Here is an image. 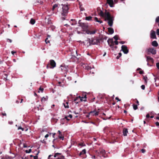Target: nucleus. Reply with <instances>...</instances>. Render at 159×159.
<instances>
[{
    "label": "nucleus",
    "instance_id": "obj_24",
    "mask_svg": "<svg viewBox=\"0 0 159 159\" xmlns=\"http://www.w3.org/2000/svg\"><path fill=\"white\" fill-rule=\"evenodd\" d=\"M35 21L34 19L31 18L30 19V23L31 24L33 25L35 24Z\"/></svg>",
    "mask_w": 159,
    "mask_h": 159
},
{
    "label": "nucleus",
    "instance_id": "obj_48",
    "mask_svg": "<svg viewBox=\"0 0 159 159\" xmlns=\"http://www.w3.org/2000/svg\"><path fill=\"white\" fill-rule=\"evenodd\" d=\"M68 116H65L64 117V119H66L67 121H69L70 120L68 118Z\"/></svg>",
    "mask_w": 159,
    "mask_h": 159
},
{
    "label": "nucleus",
    "instance_id": "obj_18",
    "mask_svg": "<svg viewBox=\"0 0 159 159\" xmlns=\"http://www.w3.org/2000/svg\"><path fill=\"white\" fill-rule=\"evenodd\" d=\"M58 133H59L58 137L59 139H61L62 140H63L64 137L63 136H62V134H61V133L60 130L58 131Z\"/></svg>",
    "mask_w": 159,
    "mask_h": 159
},
{
    "label": "nucleus",
    "instance_id": "obj_21",
    "mask_svg": "<svg viewBox=\"0 0 159 159\" xmlns=\"http://www.w3.org/2000/svg\"><path fill=\"white\" fill-rule=\"evenodd\" d=\"M107 42L108 44V45H109V46L111 47V45L110 44V43H112L113 42V39L112 38L111 39H108L107 40Z\"/></svg>",
    "mask_w": 159,
    "mask_h": 159
},
{
    "label": "nucleus",
    "instance_id": "obj_8",
    "mask_svg": "<svg viewBox=\"0 0 159 159\" xmlns=\"http://www.w3.org/2000/svg\"><path fill=\"white\" fill-rule=\"evenodd\" d=\"M147 51L153 55H155L156 54L157 51L156 49L153 48H150L147 49Z\"/></svg>",
    "mask_w": 159,
    "mask_h": 159
},
{
    "label": "nucleus",
    "instance_id": "obj_4",
    "mask_svg": "<svg viewBox=\"0 0 159 159\" xmlns=\"http://www.w3.org/2000/svg\"><path fill=\"white\" fill-rule=\"evenodd\" d=\"M62 6V11L61 14L62 16H65L67 15L68 11L69 8L67 5L61 4Z\"/></svg>",
    "mask_w": 159,
    "mask_h": 159
},
{
    "label": "nucleus",
    "instance_id": "obj_22",
    "mask_svg": "<svg viewBox=\"0 0 159 159\" xmlns=\"http://www.w3.org/2000/svg\"><path fill=\"white\" fill-rule=\"evenodd\" d=\"M69 102H64L63 103V105L64 106V107L66 108H69V106L68 105Z\"/></svg>",
    "mask_w": 159,
    "mask_h": 159
},
{
    "label": "nucleus",
    "instance_id": "obj_50",
    "mask_svg": "<svg viewBox=\"0 0 159 159\" xmlns=\"http://www.w3.org/2000/svg\"><path fill=\"white\" fill-rule=\"evenodd\" d=\"M7 41H9L10 43H11L12 42V40L11 39H7Z\"/></svg>",
    "mask_w": 159,
    "mask_h": 159
},
{
    "label": "nucleus",
    "instance_id": "obj_58",
    "mask_svg": "<svg viewBox=\"0 0 159 159\" xmlns=\"http://www.w3.org/2000/svg\"><path fill=\"white\" fill-rule=\"evenodd\" d=\"M147 78V77H144L143 78L144 80L145 81V82H146V79Z\"/></svg>",
    "mask_w": 159,
    "mask_h": 159
},
{
    "label": "nucleus",
    "instance_id": "obj_15",
    "mask_svg": "<svg viewBox=\"0 0 159 159\" xmlns=\"http://www.w3.org/2000/svg\"><path fill=\"white\" fill-rule=\"evenodd\" d=\"M123 135L124 136H127V133H128V129L127 128H124L123 130Z\"/></svg>",
    "mask_w": 159,
    "mask_h": 159
},
{
    "label": "nucleus",
    "instance_id": "obj_27",
    "mask_svg": "<svg viewBox=\"0 0 159 159\" xmlns=\"http://www.w3.org/2000/svg\"><path fill=\"white\" fill-rule=\"evenodd\" d=\"M94 20L96 22H99L100 23H102V21L99 20L98 18L97 17H94Z\"/></svg>",
    "mask_w": 159,
    "mask_h": 159
},
{
    "label": "nucleus",
    "instance_id": "obj_12",
    "mask_svg": "<svg viewBox=\"0 0 159 159\" xmlns=\"http://www.w3.org/2000/svg\"><path fill=\"white\" fill-rule=\"evenodd\" d=\"M151 38L152 39H157L155 32L153 30H151L150 33Z\"/></svg>",
    "mask_w": 159,
    "mask_h": 159
},
{
    "label": "nucleus",
    "instance_id": "obj_40",
    "mask_svg": "<svg viewBox=\"0 0 159 159\" xmlns=\"http://www.w3.org/2000/svg\"><path fill=\"white\" fill-rule=\"evenodd\" d=\"M79 145L81 146H85V144L83 143H81L79 144Z\"/></svg>",
    "mask_w": 159,
    "mask_h": 159
},
{
    "label": "nucleus",
    "instance_id": "obj_2",
    "mask_svg": "<svg viewBox=\"0 0 159 159\" xmlns=\"http://www.w3.org/2000/svg\"><path fill=\"white\" fill-rule=\"evenodd\" d=\"M105 20H108V25L111 27L113 25V21L114 20V18L111 16L110 13H107L106 15V17L104 18Z\"/></svg>",
    "mask_w": 159,
    "mask_h": 159
},
{
    "label": "nucleus",
    "instance_id": "obj_7",
    "mask_svg": "<svg viewBox=\"0 0 159 159\" xmlns=\"http://www.w3.org/2000/svg\"><path fill=\"white\" fill-rule=\"evenodd\" d=\"M83 98H85V99L86 98V95H85L84 97H82L81 98L80 96H79V98L77 97L76 98L74 99V101L75 103L77 104L80 102V101H82L83 100Z\"/></svg>",
    "mask_w": 159,
    "mask_h": 159
},
{
    "label": "nucleus",
    "instance_id": "obj_51",
    "mask_svg": "<svg viewBox=\"0 0 159 159\" xmlns=\"http://www.w3.org/2000/svg\"><path fill=\"white\" fill-rule=\"evenodd\" d=\"M114 43L116 45H117L118 44V42L117 41V40L115 41Z\"/></svg>",
    "mask_w": 159,
    "mask_h": 159
},
{
    "label": "nucleus",
    "instance_id": "obj_33",
    "mask_svg": "<svg viewBox=\"0 0 159 159\" xmlns=\"http://www.w3.org/2000/svg\"><path fill=\"white\" fill-rule=\"evenodd\" d=\"M45 43L47 44L50 43V40L48 39V38H46V39L45 40Z\"/></svg>",
    "mask_w": 159,
    "mask_h": 159
},
{
    "label": "nucleus",
    "instance_id": "obj_52",
    "mask_svg": "<svg viewBox=\"0 0 159 159\" xmlns=\"http://www.w3.org/2000/svg\"><path fill=\"white\" fill-rule=\"evenodd\" d=\"M144 71L143 70H141L139 72V73L140 74H144Z\"/></svg>",
    "mask_w": 159,
    "mask_h": 159
},
{
    "label": "nucleus",
    "instance_id": "obj_11",
    "mask_svg": "<svg viewBox=\"0 0 159 159\" xmlns=\"http://www.w3.org/2000/svg\"><path fill=\"white\" fill-rule=\"evenodd\" d=\"M99 113V111H97L95 109L93 111H90L89 112V114L92 116H97L98 115Z\"/></svg>",
    "mask_w": 159,
    "mask_h": 159
},
{
    "label": "nucleus",
    "instance_id": "obj_61",
    "mask_svg": "<svg viewBox=\"0 0 159 159\" xmlns=\"http://www.w3.org/2000/svg\"><path fill=\"white\" fill-rule=\"evenodd\" d=\"M16 53V52H15V51H12L11 52V54H12V55H14V53Z\"/></svg>",
    "mask_w": 159,
    "mask_h": 159
},
{
    "label": "nucleus",
    "instance_id": "obj_36",
    "mask_svg": "<svg viewBox=\"0 0 159 159\" xmlns=\"http://www.w3.org/2000/svg\"><path fill=\"white\" fill-rule=\"evenodd\" d=\"M113 38L115 40H117L118 39V36L116 35L114 36Z\"/></svg>",
    "mask_w": 159,
    "mask_h": 159
},
{
    "label": "nucleus",
    "instance_id": "obj_42",
    "mask_svg": "<svg viewBox=\"0 0 159 159\" xmlns=\"http://www.w3.org/2000/svg\"><path fill=\"white\" fill-rule=\"evenodd\" d=\"M141 151L143 153H145L146 152V150L144 149H142L141 150Z\"/></svg>",
    "mask_w": 159,
    "mask_h": 159
},
{
    "label": "nucleus",
    "instance_id": "obj_26",
    "mask_svg": "<svg viewBox=\"0 0 159 159\" xmlns=\"http://www.w3.org/2000/svg\"><path fill=\"white\" fill-rule=\"evenodd\" d=\"M85 20L88 21L92 20V17L91 16H87L85 17Z\"/></svg>",
    "mask_w": 159,
    "mask_h": 159
},
{
    "label": "nucleus",
    "instance_id": "obj_53",
    "mask_svg": "<svg viewBox=\"0 0 159 159\" xmlns=\"http://www.w3.org/2000/svg\"><path fill=\"white\" fill-rule=\"evenodd\" d=\"M115 99L116 100H117L118 101H120V99H119V98L117 97H116L115 98Z\"/></svg>",
    "mask_w": 159,
    "mask_h": 159
},
{
    "label": "nucleus",
    "instance_id": "obj_56",
    "mask_svg": "<svg viewBox=\"0 0 159 159\" xmlns=\"http://www.w3.org/2000/svg\"><path fill=\"white\" fill-rule=\"evenodd\" d=\"M150 117V116L148 114L146 115V117L147 118H149Z\"/></svg>",
    "mask_w": 159,
    "mask_h": 159
},
{
    "label": "nucleus",
    "instance_id": "obj_9",
    "mask_svg": "<svg viewBox=\"0 0 159 159\" xmlns=\"http://www.w3.org/2000/svg\"><path fill=\"white\" fill-rule=\"evenodd\" d=\"M60 68L63 72L66 73L68 71V66H67L62 65L60 66Z\"/></svg>",
    "mask_w": 159,
    "mask_h": 159
},
{
    "label": "nucleus",
    "instance_id": "obj_13",
    "mask_svg": "<svg viewBox=\"0 0 159 159\" xmlns=\"http://www.w3.org/2000/svg\"><path fill=\"white\" fill-rule=\"evenodd\" d=\"M96 152L98 154L101 153L102 155L104 154L105 153V150L101 148H100L98 150H96Z\"/></svg>",
    "mask_w": 159,
    "mask_h": 159
},
{
    "label": "nucleus",
    "instance_id": "obj_23",
    "mask_svg": "<svg viewBox=\"0 0 159 159\" xmlns=\"http://www.w3.org/2000/svg\"><path fill=\"white\" fill-rule=\"evenodd\" d=\"M59 6H60V4H54L53 5V7H52V10L53 11H54V9L55 8H58L59 7Z\"/></svg>",
    "mask_w": 159,
    "mask_h": 159
},
{
    "label": "nucleus",
    "instance_id": "obj_47",
    "mask_svg": "<svg viewBox=\"0 0 159 159\" xmlns=\"http://www.w3.org/2000/svg\"><path fill=\"white\" fill-rule=\"evenodd\" d=\"M156 66L157 69H159V62L156 63Z\"/></svg>",
    "mask_w": 159,
    "mask_h": 159
},
{
    "label": "nucleus",
    "instance_id": "obj_57",
    "mask_svg": "<svg viewBox=\"0 0 159 159\" xmlns=\"http://www.w3.org/2000/svg\"><path fill=\"white\" fill-rule=\"evenodd\" d=\"M68 117H70V118H72V116L71 115V114H70L68 116Z\"/></svg>",
    "mask_w": 159,
    "mask_h": 159
},
{
    "label": "nucleus",
    "instance_id": "obj_45",
    "mask_svg": "<svg viewBox=\"0 0 159 159\" xmlns=\"http://www.w3.org/2000/svg\"><path fill=\"white\" fill-rule=\"evenodd\" d=\"M157 35L159 36V29H157Z\"/></svg>",
    "mask_w": 159,
    "mask_h": 159
},
{
    "label": "nucleus",
    "instance_id": "obj_29",
    "mask_svg": "<svg viewBox=\"0 0 159 159\" xmlns=\"http://www.w3.org/2000/svg\"><path fill=\"white\" fill-rule=\"evenodd\" d=\"M85 68L87 70H91L92 68L89 66H87Z\"/></svg>",
    "mask_w": 159,
    "mask_h": 159
},
{
    "label": "nucleus",
    "instance_id": "obj_35",
    "mask_svg": "<svg viewBox=\"0 0 159 159\" xmlns=\"http://www.w3.org/2000/svg\"><path fill=\"white\" fill-rule=\"evenodd\" d=\"M80 8L81 11H83L85 10V9L83 7H82L81 6H80Z\"/></svg>",
    "mask_w": 159,
    "mask_h": 159
},
{
    "label": "nucleus",
    "instance_id": "obj_49",
    "mask_svg": "<svg viewBox=\"0 0 159 159\" xmlns=\"http://www.w3.org/2000/svg\"><path fill=\"white\" fill-rule=\"evenodd\" d=\"M39 90H40L41 92H43V88H41V87H40L39 89Z\"/></svg>",
    "mask_w": 159,
    "mask_h": 159
},
{
    "label": "nucleus",
    "instance_id": "obj_20",
    "mask_svg": "<svg viewBox=\"0 0 159 159\" xmlns=\"http://www.w3.org/2000/svg\"><path fill=\"white\" fill-rule=\"evenodd\" d=\"M152 45L153 46L157 47L158 46V43L156 41H154L152 42Z\"/></svg>",
    "mask_w": 159,
    "mask_h": 159
},
{
    "label": "nucleus",
    "instance_id": "obj_34",
    "mask_svg": "<svg viewBox=\"0 0 159 159\" xmlns=\"http://www.w3.org/2000/svg\"><path fill=\"white\" fill-rule=\"evenodd\" d=\"M4 159H12V158H11V157H9L8 156H6L4 158Z\"/></svg>",
    "mask_w": 159,
    "mask_h": 159
},
{
    "label": "nucleus",
    "instance_id": "obj_64",
    "mask_svg": "<svg viewBox=\"0 0 159 159\" xmlns=\"http://www.w3.org/2000/svg\"><path fill=\"white\" fill-rule=\"evenodd\" d=\"M107 127H108L107 126H106L103 129V131L104 132L105 131V130L107 128Z\"/></svg>",
    "mask_w": 159,
    "mask_h": 159
},
{
    "label": "nucleus",
    "instance_id": "obj_46",
    "mask_svg": "<svg viewBox=\"0 0 159 159\" xmlns=\"http://www.w3.org/2000/svg\"><path fill=\"white\" fill-rule=\"evenodd\" d=\"M51 134H52V137H53V138H54V136L56 134V133H50L49 134L50 135H51Z\"/></svg>",
    "mask_w": 159,
    "mask_h": 159
},
{
    "label": "nucleus",
    "instance_id": "obj_17",
    "mask_svg": "<svg viewBox=\"0 0 159 159\" xmlns=\"http://www.w3.org/2000/svg\"><path fill=\"white\" fill-rule=\"evenodd\" d=\"M70 22V24L72 25H75L77 24V22L75 19H71Z\"/></svg>",
    "mask_w": 159,
    "mask_h": 159
},
{
    "label": "nucleus",
    "instance_id": "obj_5",
    "mask_svg": "<svg viewBox=\"0 0 159 159\" xmlns=\"http://www.w3.org/2000/svg\"><path fill=\"white\" fill-rule=\"evenodd\" d=\"M97 10L98 15L104 17H106V15L107 13H109V12L105 10V12L104 13L101 9L100 7H98L97 8Z\"/></svg>",
    "mask_w": 159,
    "mask_h": 159
},
{
    "label": "nucleus",
    "instance_id": "obj_59",
    "mask_svg": "<svg viewBox=\"0 0 159 159\" xmlns=\"http://www.w3.org/2000/svg\"><path fill=\"white\" fill-rule=\"evenodd\" d=\"M92 158L93 159H95L96 158V157L95 156H93L92 157Z\"/></svg>",
    "mask_w": 159,
    "mask_h": 159
},
{
    "label": "nucleus",
    "instance_id": "obj_32",
    "mask_svg": "<svg viewBox=\"0 0 159 159\" xmlns=\"http://www.w3.org/2000/svg\"><path fill=\"white\" fill-rule=\"evenodd\" d=\"M50 28L52 31H54V29H55V27L53 25L51 26Z\"/></svg>",
    "mask_w": 159,
    "mask_h": 159
},
{
    "label": "nucleus",
    "instance_id": "obj_60",
    "mask_svg": "<svg viewBox=\"0 0 159 159\" xmlns=\"http://www.w3.org/2000/svg\"><path fill=\"white\" fill-rule=\"evenodd\" d=\"M155 124L157 126H159V122H156Z\"/></svg>",
    "mask_w": 159,
    "mask_h": 159
},
{
    "label": "nucleus",
    "instance_id": "obj_3",
    "mask_svg": "<svg viewBox=\"0 0 159 159\" xmlns=\"http://www.w3.org/2000/svg\"><path fill=\"white\" fill-rule=\"evenodd\" d=\"M88 41L90 45H97L100 42L99 39L98 38H92L91 39H88Z\"/></svg>",
    "mask_w": 159,
    "mask_h": 159
},
{
    "label": "nucleus",
    "instance_id": "obj_31",
    "mask_svg": "<svg viewBox=\"0 0 159 159\" xmlns=\"http://www.w3.org/2000/svg\"><path fill=\"white\" fill-rule=\"evenodd\" d=\"M122 54L120 52H119L118 54V55L116 57V58L117 59H119V58L121 56Z\"/></svg>",
    "mask_w": 159,
    "mask_h": 159
},
{
    "label": "nucleus",
    "instance_id": "obj_14",
    "mask_svg": "<svg viewBox=\"0 0 159 159\" xmlns=\"http://www.w3.org/2000/svg\"><path fill=\"white\" fill-rule=\"evenodd\" d=\"M107 3L111 7H114L113 0H107Z\"/></svg>",
    "mask_w": 159,
    "mask_h": 159
},
{
    "label": "nucleus",
    "instance_id": "obj_10",
    "mask_svg": "<svg viewBox=\"0 0 159 159\" xmlns=\"http://www.w3.org/2000/svg\"><path fill=\"white\" fill-rule=\"evenodd\" d=\"M125 54L128 53L129 52V50L126 45H123L121 46V50Z\"/></svg>",
    "mask_w": 159,
    "mask_h": 159
},
{
    "label": "nucleus",
    "instance_id": "obj_25",
    "mask_svg": "<svg viewBox=\"0 0 159 159\" xmlns=\"http://www.w3.org/2000/svg\"><path fill=\"white\" fill-rule=\"evenodd\" d=\"M86 153V151L85 149H84L80 152L79 153V156H81L82 154H85Z\"/></svg>",
    "mask_w": 159,
    "mask_h": 159
},
{
    "label": "nucleus",
    "instance_id": "obj_1",
    "mask_svg": "<svg viewBox=\"0 0 159 159\" xmlns=\"http://www.w3.org/2000/svg\"><path fill=\"white\" fill-rule=\"evenodd\" d=\"M80 24L79 26L81 27L83 30L85 31V33L88 34H93L95 33L96 30H94L91 31L88 29V25L84 23H80V21L79 22Z\"/></svg>",
    "mask_w": 159,
    "mask_h": 159
},
{
    "label": "nucleus",
    "instance_id": "obj_16",
    "mask_svg": "<svg viewBox=\"0 0 159 159\" xmlns=\"http://www.w3.org/2000/svg\"><path fill=\"white\" fill-rule=\"evenodd\" d=\"M146 61L148 62L150 61L153 63L154 62V60L152 58L149 56H147L146 57Z\"/></svg>",
    "mask_w": 159,
    "mask_h": 159
},
{
    "label": "nucleus",
    "instance_id": "obj_63",
    "mask_svg": "<svg viewBox=\"0 0 159 159\" xmlns=\"http://www.w3.org/2000/svg\"><path fill=\"white\" fill-rule=\"evenodd\" d=\"M89 123H91V124H93L94 125H96V124L94 122H93L91 121Z\"/></svg>",
    "mask_w": 159,
    "mask_h": 159
},
{
    "label": "nucleus",
    "instance_id": "obj_55",
    "mask_svg": "<svg viewBox=\"0 0 159 159\" xmlns=\"http://www.w3.org/2000/svg\"><path fill=\"white\" fill-rule=\"evenodd\" d=\"M119 43L121 44H123L125 43V42L124 41H121L119 42Z\"/></svg>",
    "mask_w": 159,
    "mask_h": 159
},
{
    "label": "nucleus",
    "instance_id": "obj_38",
    "mask_svg": "<svg viewBox=\"0 0 159 159\" xmlns=\"http://www.w3.org/2000/svg\"><path fill=\"white\" fill-rule=\"evenodd\" d=\"M156 22L157 23L159 22V16L157 17L156 19Z\"/></svg>",
    "mask_w": 159,
    "mask_h": 159
},
{
    "label": "nucleus",
    "instance_id": "obj_37",
    "mask_svg": "<svg viewBox=\"0 0 159 159\" xmlns=\"http://www.w3.org/2000/svg\"><path fill=\"white\" fill-rule=\"evenodd\" d=\"M37 2L40 4H42L43 3V2L41 0H37Z\"/></svg>",
    "mask_w": 159,
    "mask_h": 159
},
{
    "label": "nucleus",
    "instance_id": "obj_30",
    "mask_svg": "<svg viewBox=\"0 0 159 159\" xmlns=\"http://www.w3.org/2000/svg\"><path fill=\"white\" fill-rule=\"evenodd\" d=\"M47 98L46 97L45 98L44 97H43L41 99V101L42 102H43V101L44 102V101H46L47 100Z\"/></svg>",
    "mask_w": 159,
    "mask_h": 159
},
{
    "label": "nucleus",
    "instance_id": "obj_41",
    "mask_svg": "<svg viewBox=\"0 0 159 159\" xmlns=\"http://www.w3.org/2000/svg\"><path fill=\"white\" fill-rule=\"evenodd\" d=\"M141 88L143 90H144L145 89V86L144 85H142L141 86Z\"/></svg>",
    "mask_w": 159,
    "mask_h": 159
},
{
    "label": "nucleus",
    "instance_id": "obj_39",
    "mask_svg": "<svg viewBox=\"0 0 159 159\" xmlns=\"http://www.w3.org/2000/svg\"><path fill=\"white\" fill-rule=\"evenodd\" d=\"M31 149H29L28 150H25V152L26 153H30L31 152Z\"/></svg>",
    "mask_w": 159,
    "mask_h": 159
},
{
    "label": "nucleus",
    "instance_id": "obj_44",
    "mask_svg": "<svg viewBox=\"0 0 159 159\" xmlns=\"http://www.w3.org/2000/svg\"><path fill=\"white\" fill-rule=\"evenodd\" d=\"M21 129L22 130V131H24V128H22L21 126H19L18 128V129Z\"/></svg>",
    "mask_w": 159,
    "mask_h": 159
},
{
    "label": "nucleus",
    "instance_id": "obj_62",
    "mask_svg": "<svg viewBox=\"0 0 159 159\" xmlns=\"http://www.w3.org/2000/svg\"><path fill=\"white\" fill-rule=\"evenodd\" d=\"M49 136V134H46L45 136V138H48Z\"/></svg>",
    "mask_w": 159,
    "mask_h": 159
},
{
    "label": "nucleus",
    "instance_id": "obj_19",
    "mask_svg": "<svg viewBox=\"0 0 159 159\" xmlns=\"http://www.w3.org/2000/svg\"><path fill=\"white\" fill-rule=\"evenodd\" d=\"M108 31L110 34H111L114 33V31L113 28H108Z\"/></svg>",
    "mask_w": 159,
    "mask_h": 159
},
{
    "label": "nucleus",
    "instance_id": "obj_54",
    "mask_svg": "<svg viewBox=\"0 0 159 159\" xmlns=\"http://www.w3.org/2000/svg\"><path fill=\"white\" fill-rule=\"evenodd\" d=\"M107 36H105L103 37V39L104 40H106L107 39Z\"/></svg>",
    "mask_w": 159,
    "mask_h": 159
},
{
    "label": "nucleus",
    "instance_id": "obj_6",
    "mask_svg": "<svg viewBox=\"0 0 159 159\" xmlns=\"http://www.w3.org/2000/svg\"><path fill=\"white\" fill-rule=\"evenodd\" d=\"M56 65V63L55 61L53 60H51L47 66V69L53 68L55 67Z\"/></svg>",
    "mask_w": 159,
    "mask_h": 159
},
{
    "label": "nucleus",
    "instance_id": "obj_43",
    "mask_svg": "<svg viewBox=\"0 0 159 159\" xmlns=\"http://www.w3.org/2000/svg\"><path fill=\"white\" fill-rule=\"evenodd\" d=\"M38 153H39V152L37 153L36 156H33L34 159H38V157L37 156V155H38Z\"/></svg>",
    "mask_w": 159,
    "mask_h": 159
},
{
    "label": "nucleus",
    "instance_id": "obj_28",
    "mask_svg": "<svg viewBox=\"0 0 159 159\" xmlns=\"http://www.w3.org/2000/svg\"><path fill=\"white\" fill-rule=\"evenodd\" d=\"M133 109L134 110H136L138 108L137 105L133 104Z\"/></svg>",
    "mask_w": 159,
    "mask_h": 159
}]
</instances>
